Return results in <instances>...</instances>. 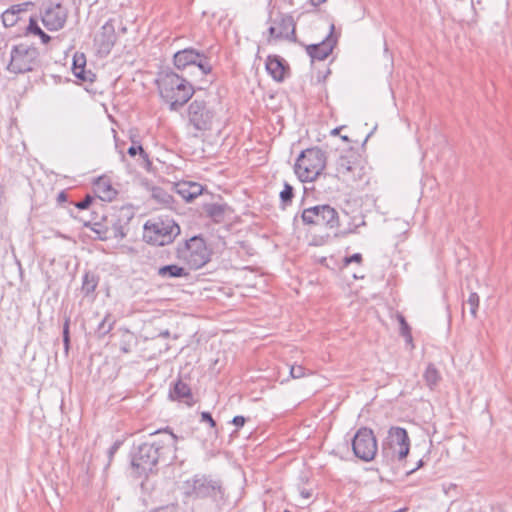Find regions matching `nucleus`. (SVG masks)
Segmentation results:
<instances>
[{
  "instance_id": "obj_41",
  "label": "nucleus",
  "mask_w": 512,
  "mask_h": 512,
  "mask_svg": "<svg viewBox=\"0 0 512 512\" xmlns=\"http://www.w3.org/2000/svg\"><path fill=\"white\" fill-rule=\"evenodd\" d=\"M126 337H128L129 339L127 341L123 340L120 346V350L123 353H129L131 351V346L129 342L133 338V335L129 331H126Z\"/></svg>"
},
{
  "instance_id": "obj_42",
  "label": "nucleus",
  "mask_w": 512,
  "mask_h": 512,
  "mask_svg": "<svg viewBox=\"0 0 512 512\" xmlns=\"http://www.w3.org/2000/svg\"><path fill=\"white\" fill-rule=\"evenodd\" d=\"M201 421L202 422H207L210 425V427H215L216 426V422H215V420L213 419L212 415L209 412H202L201 413Z\"/></svg>"
},
{
  "instance_id": "obj_10",
  "label": "nucleus",
  "mask_w": 512,
  "mask_h": 512,
  "mask_svg": "<svg viewBox=\"0 0 512 512\" xmlns=\"http://www.w3.org/2000/svg\"><path fill=\"white\" fill-rule=\"evenodd\" d=\"M268 23L267 42L269 44L279 41L296 42V22L292 15L278 12L273 17V11L269 10Z\"/></svg>"
},
{
  "instance_id": "obj_35",
  "label": "nucleus",
  "mask_w": 512,
  "mask_h": 512,
  "mask_svg": "<svg viewBox=\"0 0 512 512\" xmlns=\"http://www.w3.org/2000/svg\"><path fill=\"white\" fill-rule=\"evenodd\" d=\"M294 197V188L287 182L284 183V188L280 192V200L283 206L291 204Z\"/></svg>"
},
{
  "instance_id": "obj_29",
  "label": "nucleus",
  "mask_w": 512,
  "mask_h": 512,
  "mask_svg": "<svg viewBox=\"0 0 512 512\" xmlns=\"http://www.w3.org/2000/svg\"><path fill=\"white\" fill-rule=\"evenodd\" d=\"M151 196L154 200L166 206H170L174 202L172 195L161 187H153Z\"/></svg>"
},
{
  "instance_id": "obj_40",
  "label": "nucleus",
  "mask_w": 512,
  "mask_h": 512,
  "mask_svg": "<svg viewBox=\"0 0 512 512\" xmlns=\"http://www.w3.org/2000/svg\"><path fill=\"white\" fill-rule=\"evenodd\" d=\"M352 262L360 264L362 262V255L360 253H355L349 257H345L343 260V266L346 267Z\"/></svg>"
},
{
  "instance_id": "obj_7",
  "label": "nucleus",
  "mask_w": 512,
  "mask_h": 512,
  "mask_svg": "<svg viewBox=\"0 0 512 512\" xmlns=\"http://www.w3.org/2000/svg\"><path fill=\"white\" fill-rule=\"evenodd\" d=\"M176 255L190 269L197 270L209 262L211 253L202 237L193 236L186 240L183 245H178Z\"/></svg>"
},
{
  "instance_id": "obj_50",
  "label": "nucleus",
  "mask_w": 512,
  "mask_h": 512,
  "mask_svg": "<svg viewBox=\"0 0 512 512\" xmlns=\"http://www.w3.org/2000/svg\"><path fill=\"white\" fill-rule=\"evenodd\" d=\"M169 335H170L169 330L162 331L159 334L160 337H164V338L169 337Z\"/></svg>"
},
{
  "instance_id": "obj_33",
  "label": "nucleus",
  "mask_w": 512,
  "mask_h": 512,
  "mask_svg": "<svg viewBox=\"0 0 512 512\" xmlns=\"http://www.w3.org/2000/svg\"><path fill=\"white\" fill-rule=\"evenodd\" d=\"M85 226L90 227L91 230L98 235V238L100 240L110 239L108 225H103L99 222H95L91 226L90 224L85 223Z\"/></svg>"
},
{
  "instance_id": "obj_9",
  "label": "nucleus",
  "mask_w": 512,
  "mask_h": 512,
  "mask_svg": "<svg viewBox=\"0 0 512 512\" xmlns=\"http://www.w3.org/2000/svg\"><path fill=\"white\" fill-rule=\"evenodd\" d=\"M335 167L336 177L349 185L361 181L365 174L361 156L353 149L343 152L336 160Z\"/></svg>"
},
{
  "instance_id": "obj_24",
  "label": "nucleus",
  "mask_w": 512,
  "mask_h": 512,
  "mask_svg": "<svg viewBox=\"0 0 512 512\" xmlns=\"http://www.w3.org/2000/svg\"><path fill=\"white\" fill-rule=\"evenodd\" d=\"M93 188L96 195L103 201H112L117 195V191L105 178H99Z\"/></svg>"
},
{
  "instance_id": "obj_4",
  "label": "nucleus",
  "mask_w": 512,
  "mask_h": 512,
  "mask_svg": "<svg viewBox=\"0 0 512 512\" xmlns=\"http://www.w3.org/2000/svg\"><path fill=\"white\" fill-rule=\"evenodd\" d=\"M326 153L318 147L300 153L295 163V173L301 182H312L326 167Z\"/></svg>"
},
{
  "instance_id": "obj_3",
  "label": "nucleus",
  "mask_w": 512,
  "mask_h": 512,
  "mask_svg": "<svg viewBox=\"0 0 512 512\" xmlns=\"http://www.w3.org/2000/svg\"><path fill=\"white\" fill-rule=\"evenodd\" d=\"M161 98L169 104L172 111L183 107L193 96V86L183 77L173 71H163L157 79Z\"/></svg>"
},
{
  "instance_id": "obj_8",
  "label": "nucleus",
  "mask_w": 512,
  "mask_h": 512,
  "mask_svg": "<svg viewBox=\"0 0 512 512\" xmlns=\"http://www.w3.org/2000/svg\"><path fill=\"white\" fill-rule=\"evenodd\" d=\"M300 218L302 223L309 227H320L332 230L340 226L337 210L328 204L305 208L302 210Z\"/></svg>"
},
{
  "instance_id": "obj_21",
  "label": "nucleus",
  "mask_w": 512,
  "mask_h": 512,
  "mask_svg": "<svg viewBox=\"0 0 512 512\" xmlns=\"http://www.w3.org/2000/svg\"><path fill=\"white\" fill-rule=\"evenodd\" d=\"M86 57L83 53H75L73 57L72 71L76 78L83 82H94L95 74L85 70Z\"/></svg>"
},
{
  "instance_id": "obj_34",
  "label": "nucleus",
  "mask_w": 512,
  "mask_h": 512,
  "mask_svg": "<svg viewBox=\"0 0 512 512\" xmlns=\"http://www.w3.org/2000/svg\"><path fill=\"white\" fill-rule=\"evenodd\" d=\"M128 154L131 156V157H134L136 156L137 154H139V156L142 158L143 162L146 164V165H151V162L149 160V156L148 154L144 151L143 147L141 144H136L135 142H133V144L128 148Z\"/></svg>"
},
{
  "instance_id": "obj_31",
  "label": "nucleus",
  "mask_w": 512,
  "mask_h": 512,
  "mask_svg": "<svg viewBox=\"0 0 512 512\" xmlns=\"http://www.w3.org/2000/svg\"><path fill=\"white\" fill-rule=\"evenodd\" d=\"M115 322L116 320L111 314H106L97 327L98 336L104 337L107 335L113 329Z\"/></svg>"
},
{
  "instance_id": "obj_18",
  "label": "nucleus",
  "mask_w": 512,
  "mask_h": 512,
  "mask_svg": "<svg viewBox=\"0 0 512 512\" xmlns=\"http://www.w3.org/2000/svg\"><path fill=\"white\" fill-rule=\"evenodd\" d=\"M32 6V2H23L10 6L1 15L3 25L5 27H13L22 19L23 15L27 13L28 8Z\"/></svg>"
},
{
  "instance_id": "obj_43",
  "label": "nucleus",
  "mask_w": 512,
  "mask_h": 512,
  "mask_svg": "<svg viewBox=\"0 0 512 512\" xmlns=\"http://www.w3.org/2000/svg\"><path fill=\"white\" fill-rule=\"evenodd\" d=\"M120 447V442H115L108 450V458H109V461H108V465H110L115 453L117 452V450L119 449Z\"/></svg>"
},
{
  "instance_id": "obj_44",
  "label": "nucleus",
  "mask_w": 512,
  "mask_h": 512,
  "mask_svg": "<svg viewBox=\"0 0 512 512\" xmlns=\"http://www.w3.org/2000/svg\"><path fill=\"white\" fill-rule=\"evenodd\" d=\"M245 422H246V419L240 415L235 416L232 420V424L235 425L237 428L244 426Z\"/></svg>"
},
{
  "instance_id": "obj_11",
  "label": "nucleus",
  "mask_w": 512,
  "mask_h": 512,
  "mask_svg": "<svg viewBox=\"0 0 512 512\" xmlns=\"http://www.w3.org/2000/svg\"><path fill=\"white\" fill-rule=\"evenodd\" d=\"M7 69L15 74L30 72L38 64L39 52L35 47L25 44L15 45L11 49Z\"/></svg>"
},
{
  "instance_id": "obj_45",
  "label": "nucleus",
  "mask_w": 512,
  "mask_h": 512,
  "mask_svg": "<svg viewBox=\"0 0 512 512\" xmlns=\"http://www.w3.org/2000/svg\"><path fill=\"white\" fill-rule=\"evenodd\" d=\"M300 495L304 498V499H310L312 497V492L310 490H307V489H302L300 491Z\"/></svg>"
},
{
  "instance_id": "obj_13",
  "label": "nucleus",
  "mask_w": 512,
  "mask_h": 512,
  "mask_svg": "<svg viewBox=\"0 0 512 512\" xmlns=\"http://www.w3.org/2000/svg\"><path fill=\"white\" fill-rule=\"evenodd\" d=\"M215 111L209 101L196 97L188 106L189 123L198 131L209 130Z\"/></svg>"
},
{
  "instance_id": "obj_27",
  "label": "nucleus",
  "mask_w": 512,
  "mask_h": 512,
  "mask_svg": "<svg viewBox=\"0 0 512 512\" xmlns=\"http://www.w3.org/2000/svg\"><path fill=\"white\" fill-rule=\"evenodd\" d=\"M424 380L426 384L433 389L436 385H438L441 380V376L439 371L433 364H429L424 372Z\"/></svg>"
},
{
  "instance_id": "obj_17",
  "label": "nucleus",
  "mask_w": 512,
  "mask_h": 512,
  "mask_svg": "<svg viewBox=\"0 0 512 512\" xmlns=\"http://www.w3.org/2000/svg\"><path fill=\"white\" fill-rule=\"evenodd\" d=\"M129 212L127 210H120L117 216H113L110 220L109 235L110 239H123L127 236L129 230V221L131 220V216L128 215Z\"/></svg>"
},
{
  "instance_id": "obj_51",
  "label": "nucleus",
  "mask_w": 512,
  "mask_h": 512,
  "mask_svg": "<svg viewBox=\"0 0 512 512\" xmlns=\"http://www.w3.org/2000/svg\"><path fill=\"white\" fill-rule=\"evenodd\" d=\"M341 139L345 142H350V139L346 135L341 136Z\"/></svg>"
},
{
  "instance_id": "obj_39",
  "label": "nucleus",
  "mask_w": 512,
  "mask_h": 512,
  "mask_svg": "<svg viewBox=\"0 0 512 512\" xmlns=\"http://www.w3.org/2000/svg\"><path fill=\"white\" fill-rule=\"evenodd\" d=\"M92 202H93V197L91 195L87 194L84 197V199L75 203V207L80 210H85V209L89 208V206L92 204Z\"/></svg>"
},
{
  "instance_id": "obj_26",
  "label": "nucleus",
  "mask_w": 512,
  "mask_h": 512,
  "mask_svg": "<svg viewBox=\"0 0 512 512\" xmlns=\"http://www.w3.org/2000/svg\"><path fill=\"white\" fill-rule=\"evenodd\" d=\"M227 208L228 206L226 204L219 203H209L203 206L206 215L215 223L224 221Z\"/></svg>"
},
{
  "instance_id": "obj_2",
  "label": "nucleus",
  "mask_w": 512,
  "mask_h": 512,
  "mask_svg": "<svg viewBox=\"0 0 512 512\" xmlns=\"http://www.w3.org/2000/svg\"><path fill=\"white\" fill-rule=\"evenodd\" d=\"M181 493L184 503H191L194 512H216L225 490L220 480L198 473L182 482Z\"/></svg>"
},
{
  "instance_id": "obj_46",
  "label": "nucleus",
  "mask_w": 512,
  "mask_h": 512,
  "mask_svg": "<svg viewBox=\"0 0 512 512\" xmlns=\"http://www.w3.org/2000/svg\"><path fill=\"white\" fill-rule=\"evenodd\" d=\"M66 199H67V195H66V193H65V192H63V191H62V192H60V193L58 194L57 200H58L59 202H64V201H66Z\"/></svg>"
},
{
  "instance_id": "obj_12",
  "label": "nucleus",
  "mask_w": 512,
  "mask_h": 512,
  "mask_svg": "<svg viewBox=\"0 0 512 512\" xmlns=\"http://www.w3.org/2000/svg\"><path fill=\"white\" fill-rule=\"evenodd\" d=\"M352 450L354 455L364 462L375 459L378 452V443L372 429L361 427L352 439Z\"/></svg>"
},
{
  "instance_id": "obj_38",
  "label": "nucleus",
  "mask_w": 512,
  "mask_h": 512,
  "mask_svg": "<svg viewBox=\"0 0 512 512\" xmlns=\"http://www.w3.org/2000/svg\"><path fill=\"white\" fill-rule=\"evenodd\" d=\"M307 369L301 365L290 366V376L293 379H300L307 375Z\"/></svg>"
},
{
  "instance_id": "obj_25",
  "label": "nucleus",
  "mask_w": 512,
  "mask_h": 512,
  "mask_svg": "<svg viewBox=\"0 0 512 512\" xmlns=\"http://www.w3.org/2000/svg\"><path fill=\"white\" fill-rule=\"evenodd\" d=\"M157 275L162 279H173L188 277L189 272L186 271V269L181 266H178L176 264H170L159 267L157 270Z\"/></svg>"
},
{
  "instance_id": "obj_19",
  "label": "nucleus",
  "mask_w": 512,
  "mask_h": 512,
  "mask_svg": "<svg viewBox=\"0 0 512 512\" xmlns=\"http://www.w3.org/2000/svg\"><path fill=\"white\" fill-rule=\"evenodd\" d=\"M266 70L275 81L282 82L286 77L289 66L280 56L270 55L266 61Z\"/></svg>"
},
{
  "instance_id": "obj_6",
  "label": "nucleus",
  "mask_w": 512,
  "mask_h": 512,
  "mask_svg": "<svg viewBox=\"0 0 512 512\" xmlns=\"http://www.w3.org/2000/svg\"><path fill=\"white\" fill-rule=\"evenodd\" d=\"M180 234L179 225L169 218L149 220L144 225L143 239L152 245L165 246Z\"/></svg>"
},
{
  "instance_id": "obj_16",
  "label": "nucleus",
  "mask_w": 512,
  "mask_h": 512,
  "mask_svg": "<svg viewBox=\"0 0 512 512\" xmlns=\"http://www.w3.org/2000/svg\"><path fill=\"white\" fill-rule=\"evenodd\" d=\"M117 35L115 31L114 20L109 19L97 32L94 38V44L98 53L108 55L115 45Z\"/></svg>"
},
{
  "instance_id": "obj_36",
  "label": "nucleus",
  "mask_w": 512,
  "mask_h": 512,
  "mask_svg": "<svg viewBox=\"0 0 512 512\" xmlns=\"http://www.w3.org/2000/svg\"><path fill=\"white\" fill-rule=\"evenodd\" d=\"M466 305L469 306V311H470V314L473 318H476L477 317V310H478V307H479V296L476 292H472L470 293L467 301H466Z\"/></svg>"
},
{
  "instance_id": "obj_47",
  "label": "nucleus",
  "mask_w": 512,
  "mask_h": 512,
  "mask_svg": "<svg viewBox=\"0 0 512 512\" xmlns=\"http://www.w3.org/2000/svg\"><path fill=\"white\" fill-rule=\"evenodd\" d=\"M423 464H424V463H423V460H419V461H418V463H417V466H416L415 468H413V469L409 470V471H408V474L413 473L414 471H416L417 469H419L420 467H422V466H423Z\"/></svg>"
},
{
  "instance_id": "obj_15",
  "label": "nucleus",
  "mask_w": 512,
  "mask_h": 512,
  "mask_svg": "<svg viewBox=\"0 0 512 512\" xmlns=\"http://www.w3.org/2000/svg\"><path fill=\"white\" fill-rule=\"evenodd\" d=\"M338 37L335 35V25H330L329 34L326 38L317 44H310L305 47L307 54L311 60L323 61L332 53L333 49L337 45Z\"/></svg>"
},
{
  "instance_id": "obj_49",
  "label": "nucleus",
  "mask_w": 512,
  "mask_h": 512,
  "mask_svg": "<svg viewBox=\"0 0 512 512\" xmlns=\"http://www.w3.org/2000/svg\"><path fill=\"white\" fill-rule=\"evenodd\" d=\"M343 127H337V128H334L332 131H331V135H338L340 133V130L342 129Z\"/></svg>"
},
{
  "instance_id": "obj_28",
  "label": "nucleus",
  "mask_w": 512,
  "mask_h": 512,
  "mask_svg": "<svg viewBox=\"0 0 512 512\" xmlns=\"http://www.w3.org/2000/svg\"><path fill=\"white\" fill-rule=\"evenodd\" d=\"M27 33L39 36L43 44H47L51 39V37L40 28L37 20L33 17L29 18Z\"/></svg>"
},
{
  "instance_id": "obj_30",
  "label": "nucleus",
  "mask_w": 512,
  "mask_h": 512,
  "mask_svg": "<svg viewBox=\"0 0 512 512\" xmlns=\"http://www.w3.org/2000/svg\"><path fill=\"white\" fill-rule=\"evenodd\" d=\"M98 285V278L92 273H85L81 290L85 295L93 293Z\"/></svg>"
},
{
  "instance_id": "obj_1",
  "label": "nucleus",
  "mask_w": 512,
  "mask_h": 512,
  "mask_svg": "<svg viewBox=\"0 0 512 512\" xmlns=\"http://www.w3.org/2000/svg\"><path fill=\"white\" fill-rule=\"evenodd\" d=\"M151 442H145L134 448L131 453V467L137 477L147 475L159 461L172 463L176 459L179 437L169 427L150 434Z\"/></svg>"
},
{
  "instance_id": "obj_5",
  "label": "nucleus",
  "mask_w": 512,
  "mask_h": 512,
  "mask_svg": "<svg viewBox=\"0 0 512 512\" xmlns=\"http://www.w3.org/2000/svg\"><path fill=\"white\" fill-rule=\"evenodd\" d=\"M410 450V439L402 427H391L381 446L382 463L390 465L407 457Z\"/></svg>"
},
{
  "instance_id": "obj_37",
  "label": "nucleus",
  "mask_w": 512,
  "mask_h": 512,
  "mask_svg": "<svg viewBox=\"0 0 512 512\" xmlns=\"http://www.w3.org/2000/svg\"><path fill=\"white\" fill-rule=\"evenodd\" d=\"M70 317H65L64 323H63V344L65 352L68 353L69 346H70Z\"/></svg>"
},
{
  "instance_id": "obj_23",
  "label": "nucleus",
  "mask_w": 512,
  "mask_h": 512,
  "mask_svg": "<svg viewBox=\"0 0 512 512\" xmlns=\"http://www.w3.org/2000/svg\"><path fill=\"white\" fill-rule=\"evenodd\" d=\"M170 397L173 400L184 402L192 406L194 404L193 395L189 385L184 383L181 379L175 382L173 389L170 390Z\"/></svg>"
},
{
  "instance_id": "obj_22",
  "label": "nucleus",
  "mask_w": 512,
  "mask_h": 512,
  "mask_svg": "<svg viewBox=\"0 0 512 512\" xmlns=\"http://www.w3.org/2000/svg\"><path fill=\"white\" fill-rule=\"evenodd\" d=\"M203 186L197 182L183 181L176 184V192L186 201L191 202L203 193Z\"/></svg>"
},
{
  "instance_id": "obj_14",
  "label": "nucleus",
  "mask_w": 512,
  "mask_h": 512,
  "mask_svg": "<svg viewBox=\"0 0 512 512\" xmlns=\"http://www.w3.org/2000/svg\"><path fill=\"white\" fill-rule=\"evenodd\" d=\"M173 62L178 70L195 67L203 76L210 74L212 71L207 56L194 48H186L176 52L173 56Z\"/></svg>"
},
{
  "instance_id": "obj_32",
  "label": "nucleus",
  "mask_w": 512,
  "mask_h": 512,
  "mask_svg": "<svg viewBox=\"0 0 512 512\" xmlns=\"http://www.w3.org/2000/svg\"><path fill=\"white\" fill-rule=\"evenodd\" d=\"M397 320L400 325V334L405 338L407 344H412L413 338L411 328L402 314L397 315Z\"/></svg>"
},
{
  "instance_id": "obj_20",
  "label": "nucleus",
  "mask_w": 512,
  "mask_h": 512,
  "mask_svg": "<svg viewBox=\"0 0 512 512\" xmlns=\"http://www.w3.org/2000/svg\"><path fill=\"white\" fill-rule=\"evenodd\" d=\"M66 15L57 6L54 9H48L42 16L43 25L50 31H57L64 27Z\"/></svg>"
},
{
  "instance_id": "obj_48",
  "label": "nucleus",
  "mask_w": 512,
  "mask_h": 512,
  "mask_svg": "<svg viewBox=\"0 0 512 512\" xmlns=\"http://www.w3.org/2000/svg\"><path fill=\"white\" fill-rule=\"evenodd\" d=\"M326 1H327V0H310V3H311L313 6L317 7V6H319L320 4L325 3Z\"/></svg>"
}]
</instances>
